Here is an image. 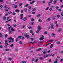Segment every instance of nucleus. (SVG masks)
Segmentation results:
<instances>
[{"label":"nucleus","mask_w":63,"mask_h":63,"mask_svg":"<svg viewBox=\"0 0 63 63\" xmlns=\"http://www.w3.org/2000/svg\"><path fill=\"white\" fill-rule=\"evenodd\" d=\"M8 29H9L8 30V31H9V34H11L12 33V31H14L15 30L13 29V28L11 26L9 27Z\"/></svg>","instance_id":"f257e3e1"},{"label":"nucleus","mask_w":63,"mask_h":63,"mask_svg":"<svg viewBox=\"0 0 63 63\" xmlns=\"http://www.w3.org/2000/svg\"><path fill=\"white\" fill-rule=\"evenodd\" d=\"M41 37L39 38V40L40 41H42L44 39V35H41Z\"/></svg>","instance_id":"f03ea898"},{"label":"nucleus","mask_w":63,"mask_h":63,"mask_svg":"<svg viewBox=\"0 0 63 63\" xmlns=\"http://www.w3.org/2000/svg\"><path fill=\"white\" fill-rule=\"evenodd\" d=\"M24 36L25 38H27L28 39H29V35H27V34L26 33L24 34Z\"/></svg>","instance_id":"7ed1b4c3"},{"label":"nucleus","mask_w":63,"mask_h":63,"mask_svg":"<svg viewBox=\"0 0 63 63\" xmlns=\"http://www.w3.org/2000/svg\"><path fill=\"white\" fill-rule=\"evenodd\" d=\"M8 39L9 40H12V43H13V42H14V40H15V39H14V38H12L11 37L9 38Z\"/></svg>","instance_id":"20e7f679"},{"label":"nucleus","mask_w":63,"mask_h":63,"mask_svg":"<svg viewBox=\"0 0 63 63\" xmlns=\"http://www.w3.org/2000/svg\"><path fill=\"white\" fill-rule=\"evenodd\" d=\"M50 25L51 26V29H54V25H53V24L51 23L50 24Z\"/></svg>","instance_id":"39448f33"},{"label":"nucleus","mask_w":63,"mask_h":63,"mask_svg":"<svg viewBox=\"0 0 63 63\" xmlns=\"http://www.w3.org/2000/svg\"><path fill=\"white\" fill-rule=\"evenodd\" d=\"M20 19H22L23 18V14H21V15H20Z\"/></svg>","instance_id":"423d86ee"},{"label":"nucleus","mask_w":63,"mask_h":63,"mask_svg":"<svg viewBox=\"0 0 63 63\" xmlns=\"http://www.w3.org/2000/svg\"><path fill=\"white\" fill-rule=\"evenodd\" d=\"M23 20L24 21H26V20H27V17H24V18L23 19Z\"/></svg>","instance_id":"0eeeda50"},{"label":"nucleus","mask_w":63,"mask_h":63,"mask_svg":"<svg viewBox=\"0 0 63 63\" xmlns=\"http://www.w3.org/2000/svg\"><path fill=\"white\" fill-rule=\"evenodd\" d=\"M37 28L38 30H41V27L40 26L38 27Z\"/></svg>","instance_id":"6e6552de"},{"label":"nucleus","mask_w":63,"mask_h":63,"mask_svg":"<svg viewBox=\"0 0 63 63\" xmlns=\"http://www.w3.org/2000/svg\"><path fill=\"white\" fill-rule=\"evenodd\" d=\"M38 22H39L41 23L42 22V20L41 19H39L38 20Z\"/></svg>","instance_id":"1a4fd4ad"},{"label":"nucleus","mask_w":63,"mask_h":63,"mask_svg":"<svg viewBox=\"0 0 63 63\" xmlns=\"http://www.w3.org/2000/svg\"><path fill=\"white\" fill-rule=\"evenodd\" d=\"M41 49H42L41 48H39L37 49L36 51H40V50H41Z\"/></svg>","instance_id":"9d476101"},{"label":"nucleus","mask_w":63,"mask_h":63,"mask_svg":"<svg viewBox=\"0 0 63 63\" xmlns=\"http://www.w3.org/2000/svg\"><path fill=\"white\" fill-rule=\"evenodd\" d=\"M8 7V6L6 4L5 5V6H4V8H5V9H7Z\"/></svg>","instance_id":"9b49d317"},{"label":"nucleus","mask_w":63,"mask_h":63,"mask_svg":"<svg viewBox=\"0 0 63 63\" xmlns=\"http://www.w3.org/2000/svg\"><path fill=\"white\" fill-rule=\"evenodd\" d=\"M61 30H62V29L60 28V29H59L58 30V32H60V31H61Z\"/></svg>","instance_id":"f8f14e48"},{"label":"nucleus","mask_w":63,"mask_h":63,"mask_svg":"<svg viewBox=\"0 0 63 63\" xmlns=\"http://www.w3.org/2000/svg\"><path fill=\"white\" fill-rule=\"evenodd\" d=\"M41 16V15L40 14H38L37 15V17H40Z\"/></svg>","instance_id":"ddd939ff"},{"label":"nucleus","mask_w":63,"mask_h":63,"mask_svg":"<svg viewBox=\"0 0 63 63\" xmlns=\"http://www.w3.org/2000/svg\"><path fill=\"white\" fill-rule=\"evenodd\" d=\"M53 46V45L52 44H51L50 46V48H52V47Z\"/></svg>","instance_id":"4468645a"},{"label":"nucleus","mask_w":63,"mask_h":63,"mask_svg":"<svg viewBox=\"0 0 63 63\" xmlns=\"http://www.w3.org/2000/svg\"><path fill=\"white\" fill-rule=\"evenodd\" d=\"M15 12H19V10H18V9H16L15 10Z\"/></svg>","instance_id":"2eb2a0df"},{"label":"nucleus","mask_w":63,"mask_h":63,"mask_svg":"<svg viewBox=\"0 0 63 63\" xmlns=\"http://www.w3.org/2000/svg\"><path fill=\"white\" fill-rule=\"evenodd\" d=\"M6 16H4L3 17V19L4 20H6Z\"/></svg>","instance_id":"dca6fc26"},{"label":"nucleus","mask_w":63,"mask_h":63,"mask_svg":"<svg viewBox=\"0 0 63 63\" xmlns=\"http://www.w3.org/2000/svg\"><path fill=\"white\" fill-rule=\"evenodd\" d=\"M31 21H34V19H33V18H32L31 19Z\"/></svg>","instance_id":"f3484780"},{"label":"nucleus","mask_w":63,"mask_h":63,"mask_svg":"<svg viewBox=\"0 0 63 63\" xmlns=\"http://www.w3.org/2000/svg\"><path fill=\"white\" fill-rule=\"evenodd\" d=\"M22 3H20V4H19V6H22Z\"/></svg>","instance_id":"a211bd4d"},{"label":"nucleus","mask_w":63,"mask_h":63,"mask_svg":"<svg viewBox=\"0 0 63 63\" xmlns=\"http://www.w3.org/2000/svg\"><path fill=\"white\" fill-rule=\"evenodd\" d=\"M57 44L58 45H59V44H61L60 43V42H59V41H57Z\"/></svg>","instance_id":"6ab92c4d"},{"label":"nucleus","mask_w":63,"mask_h":63,"mask_svg":"<svg viewBox=\"0 0 63 63\" xmlns=\"http://www.w3.org/2000/svg\"><path fill=\"white\" fill-rule=\"evenodd\" d=\"M56 1H57L55 0L54 1H53L54 4H56Z\"/></svg>","instance_id":"aec40b11"},{"label":"nucleus","mask_w":63,"mask_h":63,"mask_svg":"<svg viewBox=\"0 0 63 63\" xmlns=\"http://www.w3.org/2000/svg\"><path fill=\"white\" fill-rule=\"evenodd\" d=\"M44 34H47V32H45L44 33Z\"/></svg>","instance_id":"412c9836"},{"label":"nucleus","mask_w":63,"mask_h":63,"mask_svg":"<svg viewBox=\"0 0 63 63\" xmlns=\"http://www.w3.org/2000/svg\"><path fill=\"white\" fill-rule=\"evenodd\" d=\"M3 1H4V0H0V3H2L3 2Z\"/></svg>","instance_id":"4be33fe9"},{"label":"nucleus","mask_w":63,"mask_h":63,"mask_svg":"<svg viewBox=\"0 0 63 63\" xmlns=\"http://www.w3.org/2000/svg\"><path fill=\"white\" fill-rule=\"evenodd\" d=\"M39 43H40L41 45H42L43 44V42H39Z\"/></svg>","instance_id":"5701e85b"},{"label":"nucleus","mask_w":63,"mask_h":63,"mask_svg":"<svg viewBox=\"0 0 63 63\" xmlns=\"http://www.w3.org/2000/svg\"><path fill=\"white\" fill-rule=\"evenodd\" d=\"M18 38H17L16 39V42H17L18 41Z\"/></svg>","instance_id":"b1692460"},{"label":"nucleus","mask_w":63,"mask_h":63,"mask_svg":"<svg viewBox=\"0 0 63 63\" xmlns=\"http://www.w3.org/2000/svg\"><path fill=\"white\" fill-rule=\"evenodd\" d=\"M19 43L20 45H21L22 44V42L21 41H20L19 42Z\"/></svg>","instance_id":"393cba45"},{"label":"nucleus","mask_w":63,"mask_h":63,"mask_svg":"<svg viewBox=\"0 0 63 63\" xmlns=\"http://www.w3.org/2000/svg\"><path fill=\"white\" fill-rule=\"evenodd\" d=\"M62 61H63V59H62L60 60V62H62Z\"/></svg>","instance_id":"a878e982"},{"label":"nucleus","mask_w":63,"mask_h":63,"mask_svg":"<svg viewBox=\"0 0 63 63\" xmlns=\"http://www.w3.org/2000/svg\"><path fill=\"white\" fill-rule=\"evenodd\" d=\"M48 9H49V7H47L45 9V10L47 11V10H48Z\"/></svg>","instance_id":"bb28decb"},{"label":"nucleus","mask_w":63,"mask_h":63,"mask_svg":"<svg viewBox=\"0 0 63 63\" xmlns=\"http://www.w3.org/2000/svg\"><path fill=\"white\" fill-rule=\"evenodd\" d=\"M40 60H42L43 59V58L42 57H41L39 58Z\"/></svg>","instance_id":"cd10ccee"},{"label":"nucleus","mask_w":63,"mask_h":63,"mask_svg":"<svg viewBox=\"0 0 63 63\" xmlns=\"http://www.w3.org/2000/svg\"><path fill=\"white\" fill-rule=\"evenodd\" d=\"M30 33H32L33 32V31H32L31 30L30 32Z\"/></svg>","instance_id":"c85d7f7f"},{"label":"nucleus","mask_w":63,"mask_h":63,"mask_svg":"<svg viewBox=\"0 0 63 63\" xmlns=\"http://www.w3.org/2000/svg\"><path fill=\"white\" fill-rule=\"evenodd\" d=\"M17 7V5H16L14 7V8H15V9H16Z\"/></svg>","instance_id":"c756f323"},{"label":"nucleus","mask_w":63,"mask_h":63,"mask_svg":"<svg viewBox=\"0 0 63 63\" xmlns=\"http://www.w3.org/2000/svg\"><path fill=\"white\" fill-rule=\"evenodd\" d=\"M53 1L52 0H51L50 1H49V3H52V1Z\"/></svg>","instance_id":"7c9ffc66"},{"label":"nucleus","mask_w":63,"mask_h":63,"mask_svg":"<svg viewBox=\"0 0 63 63\" xmlns=\"http://www.w3.org/2000/svg\"><path fill=\"white\" fill-rule=\"evenodd\" d=\"M27 9H25L24 10V12H27Z\"/></svg>","instance_id":"2f4dec72"},{"label":"nucleus","mask_w":63,"mask_h":63,"mask_svg":"<svg viewBox=\"0 0 63 63\" xmlns=\"http://www.w3.org/2000/svg\"><path fill=\"white\" fill-rule=\"evenodd\" d=\"M7 37H8V35L7 34H6L5 36V38H7Z\"/></svg>","instance_id":"473e14b6"},{"label":"nucleus","mask_w":63,"mask_h":63,"mask_svg":"<svg viewBox=\"0 0 63 63\" xmlns=\"http://www.w3.org/2000/svg\"><path fill=\"white\" fill-rule=\"evenodd\" d=\"M38 61V59H36L35 60V62H37Z\"/></svg>","instance_id":"72a5a7b5"},{"label":"nucleus","mask_w":63,"mask_h":63,"mask_svg":"<svg viewBox=\"0 0 63 63\" xmlns=\"http://www.w3.org/2000/svg\"><path fill=\"white\" fill-rule=\"evenodd\" d=\"M5 43H8V40H6L5 41Z\"/></svg>","instance_id":"f704fd0d"},{"label":"nucleus","mask_w":63,"mask_h":63,"mask_svg":"<svg viewBox=\"0 0 63 63\" xmlns=\"http://www.w3.org/2000/svg\"><path fill=\"white\" fill-rule=\"evenodd\" d=\"M58 10L59 11V12H61V11H62V10L60 9H58Z\"/></svg>","instance_id":"c9c22d12"},{"label":"nucleus","mask_w":63,"mask_h":63,"mask_svg":"<svg viewBox=\"0 0 63 63\" xmlns=\"http://www.w3.org/2000/svg\"><path fill=\"white\" fill-rule=\"evenodd\" d=\"M53 41V40H50L48 41H47V42H52Z\"/></svg>","instance_id":"e433bc0d"},{"label":"nucleus","mask_w":63,"mask_h":63,"mask_svg":"<svg viewBox=\"0 0 63 63\" xmlns=\"http://www.w3.org/2000/svg\"><path fill=\"white\" fill-rule=\"evenodd\" d=\"M10 50V49H6V51H9Z\"/></svg>","instance_id":"4c0bfd02"},{"label":"nucleus","mask_w":63,"mask_h":63,"mask_svg":"<svg viewBox=\"0 0 63 63\" xmlns=\"http://www.w3.org/2000/svg\"><path fill=\"white\" fill-rule=\"evenodd\" d=\"M57 17H58V18H59V17H60V16L59 15H57Z\"/></svg>","instance_id":"58836bf2"},{"label":"nucleus","mask_w":63,"mask_h":63,"mask_svg":"<svg viewBox=\"0 0 63 63\" xmlns=\"http://www.w3.org/2000/svg\"><path fill=\"white\" fill-rule=\"evenodd\" d=\"M8 60H10V61H11V60H12V58H9V59H8Z\"/></svg>","instance_id":"ea45409f"},{"label":"nucleus","mask_w":63,"mask_h":63,"mask_svg":"<svg viewBox=\"0 0 63 63\" xmlns=\"http://www.w3.org/2000/svg\"><path fill=\"white\" fill-rule=\"evenodd\" d=\"M31 41H33L34 40V39H33V38H32L31 39Z\"/></svg>","instance_id":"a19ab883"},{"label":"nucleus","mask_w":63,"mask_h":63,"mask_svg":"<svg viewBox=\"0 0 63 63\" xmlns=\"http://www.w3.org/2000/svg\"><path fill=\"white\" fill-rule=\"evenodd\" d=\"M5 11L6 12H8L9 11V10L8 9H5Z\"/></svg>","instance_id":"79ce46f5"},{"label":"nucleus","mask_w":63,"mask_h":63,"mask_svg":"<svg viewBox=\"0 0 63 63\" xmlns=\"http://www.w3.org/2000/svg\"><path fill=\"white\" fill-rule=\"evenodd\" d=\"M47 20L48 21H50V18H48Z\"/></svg>","instance_id":"37998d69"},{"label":"nucleus","mask_w":63,"mask_h":63,"mask_svg":"<svg viewBox=\"0 0 63 63\" xmlns=\"http://www.w3.org/2000/svg\"><path fill=\"white\" fill-rule=\"evenodd\" d=\"M39 31H40V30H38L37 31H36V33H39Z\"/></svg>","instance_id":"c03bdc74"},{"label":"nucleus","mask_w":63,"mask_h":63,"mask_svg":"<svg viewBox=\"0 0 63 63\" xmlns=\"http://www.w3.org/2000/svg\"><path fill=\"white\" fill-rule=\"evenodd\" d=\"M32 15H34V14H35V12H32Z\"/></svg>","instance_id":"a18cd8bd"},{"label":"nucleus","mask_w":63,"mask_h":63,"mask_svg":"<svg viewBox=\"0 0 63 63\" xmlns=\"http://www.w3.org/2000/svg\"><path fill=\"white\" fill-rule=\"evenodd\" d=\"M28 8L29 9H31V7L30 6H29Z\"/></svg>","instance_id":"49530a36"},{"label":"nucleus","mask_w":63,"mask_h":63,"mask_svg":"<svg viewBox=\"0 0 63 63\" xmlns=\"http://www.w3.org/2000/svg\"><path fill=\"white\" fill-rule=\"evenodd\" d=\"M12 15H16V13H15V12H13V13Z\"/></svg>","instance_id":"de8ad7c7"},{"label":"nucleus","mask_w":63,"mask_h":63,"mask_svg":"<svg viewBox=\"0 0 63 63\" xmlns=\"http://www.w3.org/2000/svg\"><path fill=\"white\" fill-rule=\"evenodd\" d=\"M29 6V4H27L26 5V7H28Z\"/></svg>","instance_id":"09e8293b"},{"label":"nucleus","mask_w":63,"mask_h":63,"mask_svg":"<svg viewBox=\"0 0 63 63\" xmlns=\"http://www.w3.org/2000/svg\"><path fill=\"white\" fill-rule=\"evenodd\" d=\"M13 45H14L12 44H11V45H10V47H13Z\"/></svg>","instance_id":"8fccbe9b"},{"label":"nucleus","mask_w":63,"mask_h":63,"mask_svg":"<svg viewBox=\"0 0 63 63\" xmlns=\"http://www.w3.org/2000/svg\"><path fill=\"white\" fill-rule=\"evenodd\" d=\"M0 48H3V46L2 45L0 46Z\"/></svg>","instance_id":"3c124183"},{"label":"nucleus","mask_w":63,"mask_h":63,"mask_svg":"<svg viewBox=\"0 0 63 63\" xmlns=\"http://www.w3.org/2000/svg\"><path fill=\"white\" fill-rule=\"evenodd\" d=\"M48 62H51V59H49L48 61Z\"/></svg>","instance_id":"603ef678"},{"label":"nucleus","mask_w":63,"mask_h":63,"mask_svg":"<svg viewBox=\"0 0 63 63\" xmlns=\"http://www.w3.org/2000/svg\"><path fill=\"white\" fill-rule=\"evenodd\" d=\"M12 13V12L10 11L8 12V14H11Z\"/></svg>","instance_id":"864d4df0"},{"label":"nucleus","mask_w":63,"mask_h":63,"mask_svg":"<svg viewBox=\"0 0 63 63\" xmlns=\"http://www.w3.org/2000/svg\"><path fill=\"white\" fill-rule=\"evenodd\" d=\"M43 54H46V53H47V52H46L45 51H44L43 52Z\"/></svg>","instance_id":"5fc2aeb1"},{"label":"nucleus","mask_w":63,"mask_h":63,"mask_svg":"<svg viewBox=\"0 0 63 63\" xmlns=\"http://www.w3.org/2000/svg\"><path fill=\"white\" fill-rule=\"evenodd\" d=\"M55 8H56V9H58L59 8V7H58V6L56 7H55Z\"/></svg>","instance_id":"6e6d98bb"},{"label":"nucleus","mask_w":63,"mask_h":63,"mask_svg":"<svg viewBox=\"0 0 63 63\" xmlns=\"http://www.w3.org/2000/svg\"><path fill=\"white\" fill-rule=\"evenodd\" d=\"M45 2H46L45 1H42V3H43V4H45Z\"/></svg>","instance_id":"4d7b16f0"},{"label":"nucleus","mask_w":63,"mask_h":63,"mask_svg":"<svg viewBox=\"0 0 63 63\" xmlns=\"http://www.w3.org/2000/svg\"><path fill=\"white\" fill-rule=\"evenodd\" d=\"M0 35V37H3V35H2V34H1Z\"/></svg>","instance_id":"13d9d810"},{"label":"nucleus","mask_w":63,"mask_h":63,"mask_svg":"<svg viewBox=\"0 0 63 63\" xmlns=\"http://www.w3.org/2000/svg\"><path fill=\"white\" fill-rule=\"evenodd\" d=\"M3 5H1L0 6V8H3Z\"/></svg>","instance_id":"bf43d9fd"},{"label":"nucleus","mask_w":63,"mask_h":63,"mask_svg":"<svg viewBox=\"0 0 63 63\" xmlns=\"http://www.w3.org/2000/svg\"><path fill=\"white\" fill-rule=\"evenodd\" d=\"M49 10L50 11H51L52 10V8H49Z\"/></svg>","instance_id":"052dcab7"},{"label":"nucleus","mask_w":63,"mask_h":63,"mask_svg":"<svg viewBox=\"0 0 63 63\" xmlns=\"http://www.w3.org/2000/svg\"><path fill=\"white\" fill-rule=\"evenodd\" d=\"M51 55L52 56V57H54V54H51Z\"/></svg>","instance_id":"680f3d73"},{"label":"nucleus","mask_w":63,"mask_h":63,"mask_svg":"<svg viewBox=\"0 0 63 63\" xmlns=\"http://www.w3.org/2000/svg\"><path fill=\"white\" fill-rule=\"evenodd\" d=\"M10 18V17H7V20H8V19Z\"/></svg>","instance_id":"e2e57ef3"},{"label":"nucleus","mask_w":63,"mask_h":63,"mask_svg":"<svg viewBox=\"0 0 63 63\" xmlns=\"http://www.w3.org/2000/svg\"><path fill=\"white\" fill-rule=\"evenodd\" d=\"M58 26H59V25L58 24H56V27H58Z\"/></svg>","instance_id":"0e129e2a"},{"label":"nucleus","mask_w":63,"mask_h":63,"mask_svg":"<svg viewBox=\"0 0 63 63\" xmlns=\"http://www.w3.org/2000/svg\"><path fill=\"white\" fill-rule=\"evenodd\" d=\"M23 28H25V26L23 25L22 27Z\"/></svg>","instance_id":"69168bd1"},{"label":"nucleus","mask_w":63,"mask_h":63,"mask_svg":"<svg viewBox=\"0 0 63 63\" xmlns=\"http://www.w3.org/2000/svg\"><path fill=\"white\" fill-rule=\"evenodd\" d=\"M58 63V62L57 61H55V62H54V63Z\"/></svg>","instance_id":"338daca9"},{"label":"nucleus","mask_w":63,"mask_h":63,"mask_svg":"<svg viewBox=\"0 0 63 63\" xmlns=\"http://www.w3.org/2000/svg\"><path fill=\"white\" fill-rule=\"evenodd\" d=\"M61 15L63 16V13H61Z\"/></svg>","instance_id":"774afa93"}]
</instances>
